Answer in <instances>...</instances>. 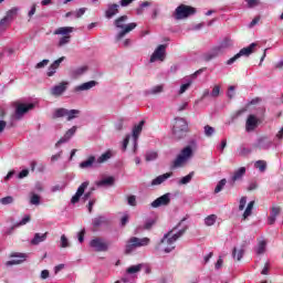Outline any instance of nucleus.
I'll return each instance as SVG.
<instances>
[{
    "instance_id": "6ab92c4d",
    "label": "nucleus",
    "mask_w": 283,
    "mask_h": 283,
    "mask_svg": "<svg viewBox=\"0 0 283 283\" xmlns=\"http://www.w3.org/2000/svg\"><path fill=\"white\" fill-rule=\"evenodd\" d=\"M90 187V182L88 181H84L78 188L77 191L75 192V195L72 197L71 199V205H76V202H78V200H81V197L83 196V193H85V188Z\"/></svg>"
},
{
    "instance_id": "052dcab7",
    "label": "nucleus",
    "mask_w": 283,
    "mask_h": 283,
    "mask_svg": "<svg viewBox=\"0 0 283 283\" xmlns=\"http://www.w3.org/2000/svg\"><path fill=\"white\" fill-rule=\"evenodd\" d=\"M247 207V197H242L239 202V211H244Z\"/></svg>"
},
{
    "instance_id": "4be33fe9",
    "label": "nucleus",
    "mask_w": 283,
    "mask_h": 283,
    "mask_svg": "<svg viewBox=\"0 0 283 283\" xmlns=\"http://www.w3.org/2000/svg\"><path fill=\"white\" fill-rule=\"evenodd\" d=\"M74 134H76V126H73L72 128H70L65 135L60 138V140L55 144V147H61V145L67 143L70 140V138H72V136H74Z\"/></svg>"
},
{
    "instance_id": "3c124183",
    "label": "nucleus",
    "mask_w": 283,
    "mask_h": 283,
    "mask_svg": "<svg viewBox=\"0 0 283 283\" xmlns=\"http://www.w3.org/2000/svg\"><path fill=\"white\" fill-rule=\"evenodd\" d=\"M227 186V179H221L216 188H214V193H220V191H222V189H224V187Z\"/></svg>"
},
{
    "instance_id": "79ce46f5",
    "label": "nucleus",
    "mask_w": 283,
    "mask_h": 283,
    "mask_svg": "<svg viewBox=\"0 0 283 283\" xmlns=\"http://www.w3.org/2000/svg\"><path fill=\"white\" fill-rule=\"evenodd\" d=\"M255 205V201H250L243 212V220H247L251 213H253V207Z\"/></svg>"
},
{
    "instance_id": "a211bd4d",
    "label": "nucleus",
    "mask_w": 283,
    "mask_h": 283,
    "mask_svg": "<svg viewBox=\"0 0 283 283\" xmlns=\"http://www.w3.org/2000/svg\"><path fill=\"white\" fill-rule=\"evenodd\" d=\"M11 258H17V259L7 261L6 263L7 266H14V264H21V262H25L28 254L15 252L11 254Z\"/></svg>"
},
{
    "instance_id": "c756f323",
    "label": "nucleus",
    "mask_w": 283,
    "mask_h": 283,
    "mask_svg": "<svg viewBox=\"0 0 283 283\" xmlns=\"http://www.w3.org/2000/svg\"><path fill=\"white\" fill-rule=\"evenodd\" d=\"M116 179L114 177H107L95 182L96 187H114Z\"/></svg>"
},
{
    "instance_id": "bf43d9fd",
    "label": "nucleus",
    "mask_w": 283,
    "mask_h": 283,
    "mask_svg": "<svg viewBox=\"0 0 283 283\" xmlns=\"http://www.w3.org/2000/svg\"><path fill=\"white\" fill-rule=\"evenodd\" d=\"M127 202H128L129 207H136V205H137L136 196H134V195L128 196Z\"/></svg>"
},
{
    "instance_id": "864d4df0",
    "label": "nucleus",
    "mask_w": 283,
    "mask_h": 283,
    "mask_svg": "<svg viewBox=\"0 0 283 283\" xmlns=\"http://www.w3.org/2000/svg\"><path fill=\"white\" fill-rule=\"evenodd\" d=\"M31 218L30 214H27L22 218V220L18 223H15L13 227L18 228V227H24V224H28V222H30Z\"/></svg>"
},
{
    "instance_id": "a19ab883",
    "label": "nucleus",
    "mask_w": 283,
    "mask_h": 283,
    "mask_svg": "<svg viewBox=\"0 0 283 283\" xmlns=\"http://www.w3.org/2000/svg\"><path fill=\"white\" fill-rule=\"evenodd\" d=\"M84 72H87V67H85V66H80V67H77V69H75V70L72 71L71 76H72L73 78H78V76H83V73H84Z\"/></svg>"
},
{
    "instance_id": "680f3d73",
    "label": "nucleus",
    "mask_w": 283,
    "mask_h": 283,
    "mask_svg": "<svg viewBox=\"0 0 283 283\" xmlns=\"http://www.w3.org/2000/svg\"><path fill=\"white\" fill-rule=\"evenodd\" d=\"M227 96L228 98H233L235 96V86H229Z\"/></svg>"
},
{
    "instance_id": "2eb2a0df",
    "label": "nucleus",
    "mask_w": 283,
    "mask_h": 283,
    "mask_svg": "<svg viewBox=\"0 0 283 283\" xmlns=\"http://www.w3.org/2000/svg\"><path fill=\"white\" fill-rule=\"evenodd\" d=\"M271 147H273V142L269 140L266 137H260L252 144L253 149H271Z\"/></svg>"
},
{
    "instance_id": "ddd939ff",
    "label": "nucleus",
    "mask_w": 283,
    "mask_h": 283,
    "mask_svg": "<svg viewBox=\"0 0 283 283\" xmlns=\"http://www.w3.org/2000/svg\"><path fill=\"white\" fill-rule=\"evenodd\" d=\"M171 202V195L170 193H165L164 196L157 198L150 203V207L153 209H158V207H167Z\"/></svg>"
},
{
    "instance_id": "f257e3e1",
    "label": "nucleus",
    "mask_w": 283,
    "mask_h": 283,
    "mask_svg": "<svg viewBox=\"0 0 283 283\" xmlns=\"http://www.w3.org/2000/svg\"><path fill=\"white\" fill-rule=\"evenodd\" d=\"M185 231H187V226L179 230L178 228H174L164 234L163 239L160 240V244L164 245L165 253H171V251L176 249V241L185 235Z\"/></svg>"
},
{
    "instance_id": "4d7b16f0",
    "label": "nucleus",
    "mask_w": 283,
    "mask_h": 283,
    "mask_svg": "<svg viewBox=\"0 0 283 283\" xmlns=\"http://www.w3.org/2000/svg\"><path fill=\"white\" fill-rule=\"evenodd\" d=\"M212 98H218L220 96V85H214L212 92L210 93Z\"/></svg>"
},
{
    "instance_id": "7c9ffc66",
    "label": "nucleus",
    "mask_w": 283,
    "mask_h": 283,
    "mask_svg": "<svg viewBox=\"0 0 283 283\" xmlns=\"http://www.w3.org/2000/svg\"><path fill=\"white\" fill-rule=\"evenodd\" d=\"M244 174H247L245 167H240L233 172V176L231 177L232 182H238V180H241L244 178Z\"/></svg>"
},
{
    "instance_id": "b1692460",
    "label": "nucleus",
    "mask_w": 283,
    "mask_h": 283,
    "mask_svg": "<svg viewBox=\"0 0 283 283\" xmlns=\"http://www.w3.org/2000/svg\"><path fill=\"white\" fill-rule=\"evenodd\" d=\"M96 85H98V82L96 81L85 82L81 85L75 86L74 92H87L92 90V87H96Z\"/></svg>"
},
{
    "instance_id": "8fccbe9b",
    "label": "nucleus",
    "mask_w": 283,
    "mask_h": 283,
    "mask_svg": "<svg viewBox=\"0 0 283 283\" xmlns=\"http://www.w3.org/2000/svg\"><path fill=\"white\" fill-rule=\"evenodd\" d=\"M203 133H205V136H207L208 138H211V136H213V134H216V128H213L209 125H206L203 127Z\"/></svg>"
},
{
    "instance_id": "5701e85b",
    "label": "nucleus",
    "mask_w": 283,
    "mask_h": 283,
    "mask_svg": "<svg viewBox=\"0 0 283 283\" xmlns=\"http://www.w3.org/2000/svg\"><path fill=\"white\" fill-rule=\"evenodd\" d=\"M65 61V56H62L57 60H55L48 69V76H53L56 74V70H59V66Z\"/></svg>"
},
{
    "instance_id": "393cba45",
    "label": "nucleus",
    "mask_w": 283,
    "mask_h": 283,
    "mask_svg": "<svg viewBox=\"0 0 283 283\" xmlns=\"http://www.w3.org/2000/svg\"><path fill=\"white\" fill-rule=\"evenodd\" d=\"M258 127V117L255 115H249L245 122V132H254Z\"/></svg>"
},
{
    "instance_id": "f03ea898",
    "label": "nucleus",
    "mask_w": 283,
    "mask_h": 283,
    "mask_svg": "<svg viewBox=\"0 0 283 283\" xmlns=\"http://www.w3.org/2000/svg\"><path fill=\"white\" fill-rule=\"evenodd\" d=\"M128 19L129 18L127 15H120L119 18L115 19L114 21L115 28H117V30H122L116 34L115 36L116 41L123 40L126 34H129V32H133V30H136V28L138 27L136 22H130L128 24H125L127 23Z\"/></svg>"
},
{
    "instance_id": "49530a36",
    "label": "nucleus",
    "mask_w": 283,
    "mask_h": 283,
    "mask_svg": "<svg viewBox=\"0 0 283 283\" xmlns=\"http://www.w3.org/2000/svg\"><path fill=\"white\" fill-rule=\"evenodd\" d=\"M165 90V84H159L156 86H153L149 91H147V94H161Z\"/></svg>"
},
{
    "instance_id": "473e14b6",
    "label": "nucleus",
    "mask_w": 283,
    "mask_h": 283,
    "mask_svg": "<svg viewBox=\"0 0 283 283\" xmlns=\"http://www.w3.org/2000/svg\"><path fill=\"white\" fill-rule=\"evenodd\" d=\"M112 150H107L106 153L102 154L97 159L96 163L97 165H103V163H107L109 158H112Z\"/></svg>"
},
{
    "instance_id": "dca6fc26",
    "label": "nucleus",
    "mask_w": 283,
    "mask_h": 283,
    "mask_svg": "<svg viewBox=\"0 0 283 283\" xmlns=\"http://www.w3.org/2000/svg\"><path fill=\"white\" fill-rule=\"evenodd\" d=\"M119 9H120V6H118L116 3H108L106 6V10H105V18L114 19V17H116V14H118Z\"/></svg>"
},
{
    "instance_id": "e433bc0d",
    "label": "nucleus",
    "mask_w": 283,
    "mask_h": 283,
    "mask_svg": "<svg viewBox=\"0 0 283 283\" xmlns=\"http://www.w3.org/2000/svg\"><path fill=\"white\" fill-rule=\"evenodd\" d=\"M149 6H151V2H149V1H145V2L139 3V7L135 11L136 14L138 17L143 15L145 13V8H149Z\"/></svg>"
},
{
    "instance_id": "9d476101",
    "label": "nucleus",
    "mask_w": 283,
    "mask_h": 283,
    "mask_svg": "<svg viewBox=\"0 0 283 283\" xmlns=\"http://www.w3.org/2000/svg\"><path fill=\"white\" fill-rule=\"evenodd\" d=\"M91 249L97 251V253H103L105 251H109V243L106 242L103 238H94L90 241Z\"/></svg>"
},
{
    "instance_id": "2f4dec72",
    "label": "nucleus",
    "mask_w": 283,
    "mask_h": 283,
    "mask_svg": "<svg viewBox=\"0 0 283 283\" xmlns=\"http://www.w3.org/2000/svg\"><path fill=\"white\" fill-rule=\"evenodd\" d=\"M48 240V232L41 234V233H35L33 239L31 240V244L36 245L41 244V242H45Z\"/></svg>"
},
{
    "instance_id": "5fc2aeb1",
    "label": "nucleus",
    "mask_w": 283,
    "mask_h": 283,
    "mask_svg": "<svg viewBox=\"0 0 283 283\" xmlns=\"http://www.w3.org/2000/svg\"><path fill=\"white\" fill-rule=\"evenodd\" d=\"M238 154H239V156H249V154H251V148H247L245 146H241L238 149Z\"/></svg>"
},
{
    "instance_id": "9b49d317",
    "label": "nucleus",
    "mask_w": 283,
    "mask_h": 283,
    "mask_svg": "<svg viewBox=\"0 0 283 283\" xmlns=\"http://www.w3.org/2000/svg\"><path fill=\"white\" fill-rule=\"evenodd\" d=\"M256 45V43H251L249 46L241 49L239 53L227 61V65H233V63H235V61L242 56H251Z\"/></svg>"
},
{
    "instance_id": "6e6552de",
    "label": "nucleus",
    "mask_w": 283,
    "mask_h": 283,
    "mask_svg": "<svg viewBox=\"0 0 283 283\" xmlns=\"http://www.w3.org/2000/svg\"><path fill=\"white\" fill-rule=\"evenodd\" d=\"M81 112L78 109L57 108L53 113V118H63L66 116V120H74L78 118Z\"/></svg>"
},
{
    "instance_id": "0eeeda50",
    "label": "nucleus",
    "mask_w": 283,
    "mask_h": 283,
    "mask_svg": "<svg viewBox=\"0 0 283 283\" xmlns=\"http://www.w3.org/2000/svg\"><path fill=\"white\" fill-rule=\"evenodd\" d=\"M203 72H205V69H200V70L196 71L193 74L185 76L181 80L182 83L178 91V95L182 96V94H185V92H187V90H189V87H191V85H193L195 78H198V75L202 74Z\"/></svg>"
},
{
    "instance_id": "09e8293b",
    "label": "nucleus",
    "mask_w": 283,
    "mask_h": 283,
    "mask_svg": "<svg viewBox=\"0 0 283 283\" xmlns=\"http://www.w3.org/2000/svg\"><path fill=\"white\" fill-rule=\"evenodd\" d=\"M107 222V219L103 216L96 217L93 219V227H101L102 224H105Z\"/></svg>"
},
{
    "instance_id": "412c9836",
    "label": "nucleus",
    "mask_w": 283,
    "mask_h": 283,
    "mask_svg": "<svg viewBox=\"0 0 283 283\" xmlns=\"http://www.w3.org/2000/svg\"><path fill=\"white\" fill-rule=\"evenodd\" d=\"M282 213V208L274 206L270 210V216L268 218V224H275V221L277 220V216Z\"/></svg>"
},
{
    "instance_id": "7ed1b4c3",
    "label": "nucleus",
    "mask_w": 283,
    "mask_h": 283,
    "mask_svg": "<svg viewBox=\"0 0 283 283\" xmlns=\"http://www.w3.org/2000/svg\"><path fill=\"white\" fill-rule=\"evenodd\" d=\"M151 244V239L144 237V238H138V237H130L126 241L125 250L124 252L126 255H129L134 253L137 249H140L143 247H149Z\"/></svg>"
},
{
    "instance_id": "ea45409f",
    "label": "nucleus",
    "mask_w": 283,
    "mask_h": 283,
    "mask_svg": "<svg viewBox=\"0 0 283 283\" xmlns=\"http://www.w3.org/2000/svg\"><path fill=\"white\" fill-rule=\"evenodd\" d=\"M158 159V153L154 150H148L145 155L146 163H151Z\"/></svg>"
},
{
    "instance_id": "f3484780",
    "label": "nucleus",
    "mask_w": 283,
    "mask_h": 283,
    "mask_svg": "<svg viewBox=\"0 0 283 283\" xmlns=\"http://www.w3.org/2000/svg\"><path fill=\"white\" fill-rule=\"evenodd\" d=\"M30 109H34V104H20L15 109V118H23L24 114H28Z\"/></svg>"
},
{
    "instance_id": "39448f33",
    "label": "nucleus",
    "mask_w": 283,
    "mask_h": 283,
    "mask_svg": "<svg viewBox=\"0 0 283 283\" xmlns=\"http://www.w3.org/2000/svg\"><path fill=\"white\" fill-rule=\"evenodd\" d=\"M187 132H189V124L187 123V119L182 117H176L172 126L174 137L177 140H180V138H185Z\"/></svg>"
},
{
    "instance_id": "aec40b11",
    "label": "nucleus",
    "mask_w": 283,
    "mask_h": 283,
    "mask_svg": "<svg viewBox=\"0 0 283 283\" xmlns=\"http://www.w3.org/2000/svg\"><path fill=\"white\" fill-rule=\"evenodd\" d=\"M67 85H70L69 82H62L51 88L52 96H61L66 90Z\"/></svg>"
},
{
    "instance_id": "69168bd1",
    "label": "nucleus",
    "mask_w": 283,
    "mask_h": 283,
    "mask_svg": "<svg viewBox=\"0 0 283 283\" xmlns=\"http://www.w3.org/2000/svg\"><path fill=\"white\" fill-rule=\"evenodd\" d=\"M77 240L81 244H83L84 240H85V230H82L78 232L77 234Z\"/></svg>"
},
{
    "instance_id": "37998d69",
    "label": "nucleus",
    "mask_w": 283,
    "mask_h": 283,
    "mask_svg": "<svg viewBox=\"0 0 283 283\" xmlns=\"http://www.w3.org/2000/svg\"><path fill=\"white\" fill-rule=\"evenodd\" d=\"M10 23L12 22L6 17L0 20V34L2 32H6V30H8V28L10 27Z\"/></svg>"
},
{
    "instance_id": "e2e57ef3",
    "label": "nucleus",
    "mask_w": 283,
    "mask_h": 283,
    "mask_svg": "<svg viewBox=\"0 0 283 283\" xmlns=\"http://www.w3.org/2000/svg\"><path fill=\"white\" fill-rule=\"evenodd\" d=\"M48 63H50V60H42L41 62H39L35 67L36 70H41L43 67H45L48 65Z\"/></svg>"
},
{
    "instance_id": "c85d7f7f",
    "label": "nucleus",
    "mask_w": 283,
    "mask_h": 283,
    "mask_svg": "<svg viewBox=\"0 0 283 283\" xmlns=\"http://www.w3.org/2000/svg\"><path fill=\"white\" fill-rule=\"evenodd\" d=\"M233 45V40L230 38L223 39L219 45H217L218 50L221 54H224V50H228V48H231Z\"/></svg>"
},
{
    "instance_id": "423d86ee",
    "label": "nucleus",
    "mask_w": 283,
    "mask_h": 283,
    "mask_svg": "<svg viewBox=\"0 0 283 283\" xmlns=\"http://www.w3.org/2000/svg\"><path fill=\"white\" fill-rule=\"evenodd\" d=\"M72 32H74V27H60L53 32V34L62 36L57 42L59 48H63L72 41V35H70Z\"/></svg>"
},
{
    "instance_id": "cd10ccee",
    "label": "nucleus",
    "mask_w": 283,
    "mask_h": 283,
    "mask_svg": "<svg viewBox=\"0 0 283 283\" xmlns=\"http://www.w3.org/2000/svg\"><path fill=\"white\" fill-rule=\"evenodd\" d=\"M171 176H174V172H166L164 175H160L157 178L153 179L151 186L156 187L158 185H163V182H165V180L171 178Z\"/></svg>"
},
{
    "instance_id": "0e129e2a",
    "label": "nucleus",
    "mask_w": 283,
    "mask_h": 283,
    "mask_svg": "<svg viewBox=\"0 0 283 283\" xmlns=\"http://www.w3.org/2000/svg\"><path fill=\"white\" fill-rule=\"evenodd\" d=\"M29 174H30V170L23 169L22 171L19 172L18 178L22 180V178H28Z\"/></svg>"
},
{
    "instance_id": "603ef678",
    "label": "nucleus",
    "mask_w": 283,
    "mask_h": 283,
    "mask_svg": "<svg viewBox=\"0 0 283 283\" xmlns=\"http://www.w3.org/2000/svg\"><path fill=\"white\" fill-rule=\"evenodd\" d=\"M30 205H34L35 207H39V205H41V197L36 193H33L30 199Z\"/></svg>"
},
{
    "instance_id": "20e7f679",
    "label": "nucleus",
    "mask_w": 283,
    "mask_h": 283,
    "mask_svg": "<svg viewBox=\"0 0 283 283\" xmlns=\"http://www.w3.org/2000/svg\"><path fill=\"white\" fill-rule=\"evenodd\" d=\"M191 158H193V148L191 146L184 147L172 161L171 169H180L185 167Z\"/></svg>"
},
{
    "instance_id": "c03bdc74",
    "label": "nucleus",
    "mask_w": 283,
    "mask_h": 283,
    "mask_svg": "<svg viewBox=\"0 0 283 283\" xmlns=\"http://www.w3.org/2000/svg\"><path fill=\"white\" fill-rule=\"evenodd\" d=\"M216 220H218V216L210 214L205 218V224L206 227H213L216 224Z\"/></svg>"
},
{
    "instance_id": "c9c22d12",
    "label": "nucleus",
    "mask_w": 283,
    "mask_h": 283,
    "mask_svg": "<svg viewBox=\"0 0 283 283\" xmlns=\"http://www.w3.org/2000/svg\"><path fill=\"white\" fill-rule=\"evenodd\" d=\"M17 14H19V7H13L9 11H7L4 18L12 22Z\"/></svg>"
},
{
    "instance_id": "4c0bfd02",
    "label": "nucleus",
    "mask_w": 283,
    "mask_h": 283,
    "mask_svg": "<svg viewBox=\"0 0 283 283\" xmlns=\"http://www.w3.org/2000/svg\"><path fill=\"white\" fill-rule=\"evenodd\" d=\"M266 251V242L264 240L259 241L256 248H255V253L256 255H262Z\"/></svg>"
},
{
    "instance_id": "f704fd0d",
    "label": "nucleus",
    "mask_w": 283,
    "mask_h": 283,
    "mask_svg": "<svg viewBox=\"0 0 283 283\" xmlns=\"http://www.w3.org/2000/svg\"><path fill=\"white\" fill-rule=\"evenodd\" d=\"M143 270V263H139L137 265H132L126 270V273L128 275H135V273H140V271Z\"/></svg>"
},
{
    "instance_id": "4468645a",
    "label": "nucleus",
    "mask_w": 283,
    "mask_h": 283,
    "mask_svg": "<svg viewBox=\"0 0 283 283\" xmlns=\"http://www.w3.org/2000/svg\"><path fill=\"white\" fill-rule=\"evenodd\" d=\"M144 125H145V120H142L139 124L133 127V145H134L135 154H136V149H138V136H140Z\"/></svg>"
},
{
    "instance_id": "1a4fd4ad",
    "label": "nucleus",
    "mask_w": 283,
    "mask_h": 283,
    "mask_svg": "<svg viewBox=\"0 0 283 283\" xmlns=\"http://www.w3.org/2000/svg\"><path fill=\"white\" fill-rule=\"evenodd\" d=\"M191 14H196V9L193 7L180 4L175 10L174 17L175 19H177V21H180L181 19H187V17H191Z\"/></svg>"
},
{
    "instance_id": "58836bf2",
    "label": "nucleus",
    "mask_w": 283,
    "mask_h": 283,
    "mask_svg": "<svg viewBox=\"0 0 283 283\" xmlns=\"http://www.w3.org/2000/svg\"><path fill=\"white\" fill-rule=\"evenodd\" d=\"M243 1H245V7L249 10H252L253 8H258V7L262 6L261 0H243Z\"/></svg>"
},
{
    "instance_id": "6e6d98bb",
    "label": "nucleus",
    "mask_w": 283,
    "mask_h": 283,
    "mask_svg": "<svg viewBox=\"0 0 283 283\" xmlns=\"http://www.w3.org/2000/svg\"><path fill=\"white\" fill-rule=\"evenodd\" d=\"M0 202L4 206L12 205V202H14V198L12 196H7L1 198Z\"/></svg>"
},
{
    "instance_id": "de8ad7c7",
    "label": "nucleus",
    "mask_w": 283,
    "mask_h": 283,
    "mask_svg": "<svg viewBox=\"0 0 283 283\" xmlns=\"http://www.w3.org/2000/svg\"><path fill=\"white\" fill-rule=\"evenodd\" d=\"M255 169H259L261 174H264L266 171V163L264 160H258L254 163Z\"/></svg>"
},
{
    "instance_id": "f8f14e48",
    "label": "nucleus",
    "mask_w": 283,
    "mask_h": 283,
    "mask_svg": "<svg viewBox=\"0 0 283 283\" xmlns=\"http://www.w3.org/2000/svg\"><path fill=\"white\" fill-rule=\"evenodd\" d=\"M167 56V45L161 44L157 46V49L154 51V53L150 56V63H156V61H165Z\"/></svg>"
},
{
    "instance_id": "bb28decb",
    "label": "nucleus",
    "mask_w": 283,
    "mask_h": 283,
    "mask_svg": "<svg viewBox=\"0 0 283 283\" xmlns=\"http://www.w3.org/2000/svg\"><path fill=\"white\" fill-rule=\"evenodd\" d=\"M97 161L95 156H90L86 160L80 163V169H92V167H96Z\"/></svg>"
},
{
    "instance_id": "72a5a7b5",
    "label": "nucleus",
    "mask_w": 283,
    "mask_h": 283,
    "mask_svg": "<svg viewBox=\"0 0 283 283\" xmlns=\"http://www.w3.org/2000/svg\"><path fill=\"white\" fill-rule=\"evenodd\" d=\"M232 258L233 260H238V262H240V260H242V258H244V248H241L238 250V248H234L232 251Z\"/></svg>"
},
{
    "instance_id": "338daca9",
    "label": "nucleus",
    "mask_w": 283,
    "mask_h": 283,
    "mask_svg": "<svg viewBox=\"0 0 283 283\" xmlns=\"http://www.w3.org/2000/svg\"><path fill=\"white\" fill-rule=\"evenodd\" d=\"M74 14H75V19H81V17L85 14V8L78 9L76 12H74Z\"/></svg>"
},
{
    "instance_id": "a878e982",
    "label": "nucleus",
    "mask_w": 283,
    "mask_h": 283,
    "mask_svg": "<svg viewBox=\"0 0 283 283\" xmlns=\"http://www.w3.org/2000/svg\"><path fill=\"white\" fill-rule=\"evenodd\" d=\"M222 54L219 50L218 46H213L210 51L203 54V61H213V59H218Z\"/></svg>"
},
{
    "instance_id": "13d9d810",
    "label": "nucleus",
    "mask_w": 283,
    "mask_h": 283,
    "mask_svg": "<svg viewBox=\"0 0 283 283\" xmlns=\"http://www.w3.org/2000/svg\"><path fill=\"white\" fill-rule=\"evenodd\" d=\"M60 247L62 249H67V247H70V241L67 240V237H65V234L61 235V244Z\"/></svg>"
},
{
    "instance_id": "774afa93",
    "label": "nucleus",
    "mask_w": 283,
    "mask_h": 283,
    "mask_svg": "<svg viewBox=\"0 0 283 283\" xmlns=\"http://www.w3.org/2000/svg\"><path fill=\"white\" fill-rule=\"evenodd\" d=\"M187 107H189V102H184V103H181V104L178 106L177 111H178V112H185V109H187Z\"/></svg>"
},
{
    "instance_id": "a18cd8bd",
    "label": "nucleus",
    "mask_w": 283,
    "mask_h": 283,
    "mask_svg": "<svg viewBox=\"0 0 283 283\" xmlns=\"http://www.w3.org/2000/svg\"><path fill=\"white\" fill-rule=\"evenodd\" d=\"M195 172L191 171L187 176L182 177L179 181L178 185H189L191 180L193 179Z\"/></svg>"
}]
</instances>
